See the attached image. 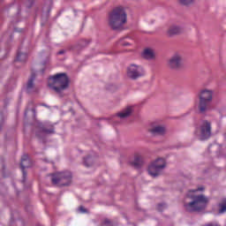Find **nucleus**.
<instances>
[{"label": "nucleus", "instance_id": "obj_1", "mask_svg": "<svg viewBox=\"0 0 226 226\" xmlns=\"http://www.w3.org/2000/svg\"><path fill=\"white\" fill-rule=\"evenodd\" d=\"M195 192H204V187H199L196 190L189 191L186 194L187 199H192L191 202L185 203L184 207L187 213H199L204 211L207 207L209 199L203 194L195 195Z\"/></svg>", "mask_w": 226, "mask_h": 226}, {"label": "nucleus", "instance_id": "obj_2", "mask_svg": "<svg viewBox=\"0 0 226 226\" xmlns=\"http://www.w3.org/2000/svg\"><path fill=\"white\" fill-rule=\"evenodd\" d=\"M128 24V13L124 6H117L108 16V26L113 31H124V26Z\"/></svg>", "mask_w": 226, "mask_h": 226}, {"label": "nucleus", "instance_id": "obj_3", "mask_svg": "<svg viewBox=\"0 0 226 226\" xmlns=\"http://www.w3.org/2000/svg\"><path fill=\"white\" fill-rule=\"evenodd\" d=\"M49 79L53 81V85L49 84V87L58 94H61L64 89H68L70 86V79H68V75L65 72L52 76Z\"/></svg>", "mask_w": 226, "mask_h": 226}, {"label": "nucleus", "instance_id": "obj_4", "mask_svg": "<svg viewBox=\"0 0 226 226\" xmlns=\"http://www.w3.org/2000/svg\"><path fill=\"white\" fill-rule=\"evenodd\" d=\"M213 90L203 89L198 94L200 100L198 109L200 114H206L211 110V102H213Z\"/></svg>", "mask_w": 226, "mask_h": 226}, {"label": "nucleus", "instance_id": "obj_5", "mask_svg": "<svg viewBox=\"0 0 226 226\" xmlns=\"http://www.w3.org/2000/svg\"><path fill=\"white\" fill-rule=\"evenodd\" d=\"M72 172L64 171L52 175V185H58L59 186H70L72 185Z\"/></svg>", "mask_w": 226, "mask_h": 226}, {"label": "nucleus", "instance_id": "obj_6", "mask_svg": "<svg viewBox=\"0 0 226 226\" xmlns=\"http://www.w3.org/2000/svg\"><path fill=\"white\" fill-rule=\"evenodd\" d=\"M166 167L167 162H165V160L159 158L148 166V174L152 176V177H158V176L163 174V170H165Z\"/></svg>", "mask_w": 226, "mask_h": 226}, {"label": "nucleus", "instance_id": "obj_7", "mask_svg": "<svg viewBox=\"0 0 226 226\" xmlns=\"http://www.w3.org/2000/svg\"><path fill=\"white\" fill-rule=\"evenodd\" d=\"M126 74L131 80H137L146 75V71L142 65L131 64L126 68Z\"/></svg>", "mask_w": 226, "mask_h": 226}, {"label": "nucleus", "instance_id": "obj_8", "mask_svg": "<svg viewBox=\"0 0 226 226\" xmlns=\"http://www.w3.org/2000/svg\"><path fill=\"white\" fill-rule=\"evenodd\" d=\"M168 68H170V70H174L175 72L183 70L185 68V59L183 58V55L175 53L171 56L168 60Z\"/></svg>", "mask_w": 226, "mask_h": 226}, {"label": "nucleus", "instance_id": "obj_9", "mask_svg": "<svg viewBox=\"0 0 226 226\" xmlns=\"http://www.w3.org/2000/svg\"><path fill=\"white\" fill-rule=\"evenodd\" d=\"M200 140H207L211 137V122L201 120L200 123Z\"/></svg>", "mask_w": 226, "mask_h": 226}, {"label": "nucleus", "instance_id": "obj_10", "mask_svg": "<svg viewBox=\"0 0 226 226\" xmlns=\"http://www.w3.org/2000/svg\"><path fill=\"white\" fill-rule=\"evenodd\" d=\"M148 133L152 135V137H163L167 133V127L162 124L152 125L148 128Z\"/></svg>", "mask_w": 226, "mask_h": 226}, {"label": "nucleus", "instance_id": "obj_11", "mask_svg": "<svg viewBox=\"0 0 226 226\" xmlns=\"http://www.w3.org/2000/svg\"><path fill=\"white\" fill-rule=\"evenodd\" d=\"M33 165V163L31 162V160L29 159V155L27 154H24L21 157V163H20V167L23 172V181H26V177L27 176V173L26 172V169H29V167H31Z\"/></svg>", "mask_w": 226, "mask_h": 226}, {"label": "nucleus", "instance_id": "obj_12", "mask_svg": "<svg viewBox=\"0 0 226 226\" xmlns=\"http://www.w3.org/2000/svg\"><path fill=\"white\" fill-rule=\"evenodd\" d=\"M34 80H36V74L33 72L26 84V93H38L39 88L34 85Z\"/></svg>", "mask_w": 226, "mask_h": 226}, {"label": "nucleus", "instance_id": "obj_13", "mask_svg": "<svg viewBox=\"0 0 226 226\" xmlns=\"http://www.w3.org/2000/svg\"><path fill=\"white\" fill-rule=\"evenodd\" d=\"M141 57L147 61H154L156 59V52L151 48H146L141 53Z\"/></svg>", "mask_w": 226, "mask_h": 226}, {"label": "nucleus", "instance_id": "obj_14", "mask_svg": "<svg viewBox=\"0 0 226 226\" xmlns=\"http://www.w3.org/2000/svg\"><path fill=\"white\" fill-rule=\"evenodd\" d=\"M132 114H133V106H127L120 112L117 113V117H119V119H126L130 117Z\"/></svg>", "mask_w": 226, "mask_h": 226}, {"label": "nucleus", "instance_id": "obj_15", "mask_svg": "<svg viewBox=\"0 0 226 226\" xmlns=\"http://www.w3.org/2000/svg\"><path fill=\"white\" fill-rule=\"evenodd\" d=\"M183 33V27L179 26H171L167 31L168 36H176V34H181Z\"/></svg>", "mask_w": 226, "mask_h": 226}, {"label": "nucleus", "instance_id": "obj_16", "mask_svg": "<svg viewBox=\"0 0 226 226\" xmlns=\"http://www.w3.org/2000/svg\"><path fill=\"white\" fill-rule=\"evenodd\" d=\"M134 169H140L144 165V157L142 155H135L134 161L131 162Z\"/></svg>", "mask_w": 226, "mask_h": 226}, {"label": "nucleus", "instance_id": "obj_17", "mask_svg": "<svg viewBox=\"0 0 226 226\" xmlns=\"http://www.w3.org/2000/svg\"><path fill=\"white\" fill-rule=\"evenodd\" d=\"M26 61H27V54L19 51L17 55V58L15 60V64H17V63H26Z\"/></svg>", "mask_w": 226, "mask_h": 226}, {"label": "nucleus", "instance_id": "obj_18", "mask_svg": "<svg viewBox=\"0 0 226 226\" xmlns=\"http://www.w3.org/2000/svg\"><path fill=\"white\" fill-rule=\"evenodd\" d=\"M39 130L42 133H46L47 135H50V133H54V126L50 125L49 128L43 126V124H39Z\"/></svg>", "mask_w": 226, "mask_h": 226}, {"label": "nucleus", "instance_id": "obj_19", "mask_svg": "<svg viewBox=\"0 0 226 226\" xmlns=\"http://www.w3.org/2000/svg\"><path fill=\"white\" fill-rule=\"evenodd\" d=\"M219 215H223L226 212V198L222 199L218 204Z\"/></svg>", "mask_w": 226, "mask_h": 226}, {"label": "nucleus", "instance_id": "obj_20", "mask_svg": "<svg viewBox=\"0 0 226 226\" xmlns=\"http://www.w3.org/2000/svg\"><path fill=\"white\" fill-rule=\"evenodd\" d=\"M178 4L181 6H192V4H195V0H178Z\"/></svg>", "mask_w": 226, "mask_h": 226}, {"label": "nucleus", "instance_id": "obj_21", "mask_svg": "<svg viewBox=\"0 0 226 226\" xmlns=\"http://www.w3.org/2000/svg\"><path fill=\"white\" fill-rule=\"evenodd\" d=\"M124 40H130V37H124L119 41V43L122 45V47H128V45H132L130 41Z\"/></svg>", "mask_w": 226, "mask_h": 226}, {"label": "nucleus", "instance_id": "obj_22", "mask_svg": "<svg viewBox=\"0 0 226 226\" xmlns=\"http://www.w3.org/2000/svg\"><path fill=\"white\" fill-rule=\"evenodd\" d=\"M84 164L86 167H91L93 165V158L91 156L84 158Z\"/></svg>", "mask_w": 226, "mask_h": 226}, {"label": "nucleus", "instance_id": "obj_23", "mask_svg": "<svg viewBox=\"0 0 226 226\" xmlns=\"http://www.w3.org/2000/svg\"><path fill=\"white\" fill-rule=\"evenodd\" d=\"M167 208V204L165 203H161L157 206V211H163V209H166Z\"/></svg>", "mask_w": 226, "mask_h": 226}, {"label": "nucleus", "instance_id": "obj_24", "mask_svg": "<svg viewBox=\"0 0 226 226\" xmlns=\"http://www.w3.org/2000/svg\"><path fill=\"white\" fill-rule=\"evenodd\" d=\"M102 225L112 226V222H110V220H109V219H104L102 222Z\"/></svg>", "mask_w": 226, "mask_h": 226}, {"label": "nucleus", "instance_id": "obj_25", "mask_svg": "<svg viewBox=\"0 0 226 226\" xmlns=\"http://www.w3.org/2000/svg\"><path fill=\"white\" fill-rule=\"evenodd\" d=\"M79 213H83V214L89 213V211H87V209L82 206L79 207Z\"/></svg>", "mask_w": 226, "mask_h": 226}, {"label": "nucleus", "instance_id": "obj_26", "mask_svg": "<svg viewBox=\"0 0 226 226\" xmlns=\"http://www.w3.org/2000/svg\"><path fill=\"white\" fill-rule=\"evenodd\" d=\"M89 44V42L87 41H86V40H82L81 41V45L83 46V47H86V45H88Z\"/></svg>", "mask_w": 226, "mask_h": 226}, {"label": "nucleus", "instance_id": "obj_27", "mask_svg": "<svg viewBox=\"0 0 226 226\" xmlns=\"http://www.w3.org/2000/svg\"><path fill=\"white\" fill-rule=\"evenodd\" d=\"M204 226H220V224H218L216 222H215V223L210 222V223L205 224Z\"/></svg>", "mask_w": 226, "mask_h": 226}, {"label": "nucleus", "instance_id": "obj_28", "mask_svg": "<svg viewBox=\"0 0 226 226\" xmlns=\"http://www.w3.org/2000/svg\"><path fill=\"white\" fill-rule=\"evenodd\" d=\"M28 3H30L28 8H31V6H33V4L34 3V0H28Z\"/></svg>", "mask_w": 226, "mask_h": 226}, {"label": "nucleus", "instance_id": "obj_29", "mask_svg": "<svg viewBox=\"0 0 226 226\" xmlns=\"http://www.w3.org/2000/svg\"><path fill=\"white\" fill-rule=\"evenodd\" d=\"M58 56H61V55H63V54H64V50H60V51H58Z\"/></svg>", "mask_w": 226, "mask_h": 226}, {"label": "nucleus", "instance_id": "obj_30", "mask_svg": "<svg viewBox=\"0 0 226 226\" xmlns=\"http://www.w3.org/2000/svg\"><path fill=\"white\" fill-rule=\"evenodd\" d=\"M32 111H33L34 113H35V112H36V109H32Z\"/></svg>", "mask_w": 226, "mask_h": 226}, {"label": "nucleus", "instance_id": "obj_31", "mask_svg": "<svg viewBox=\"0 0 226 226\" xmlns=\"http://www.w3.org/2000/svg\"><path fill=\"white\" fill-rule=\"evenodd\" d=\"M43 105V107H49V106H47V104H42Z\"/></svg>", "mask_w": 226, "mask_h": 226}, {"label": "nucleus", "instance_id": "obj_32", "mask_svg": "<svg viewBox=\"0 0 226 226\" xmlns=\"http://www.w3.org/2000/svg\"><path fill=\"white\" fill-rule=\"evenodd\" d=\"M36 135H37V137H40V134L37 133Z\"/></svg>", "mask_w": 226, "mask_h": 226}, {"label": "nucleus", "instance_id": "obj_33", "mask_svg": "<svg viewBox=\"0 0 226 226\" xmlns=\"http://www.w3.org/2000/svg\"><path fill=\"white\" fill-rule=\"evenodd\" d=\"M43 72H45V70H42V73H43Z\"/></svg>", "mask_w": 226, "mask_h": 226}]
</instances>
